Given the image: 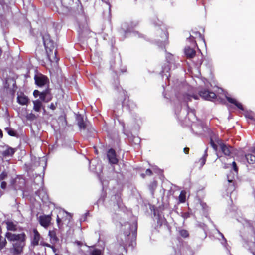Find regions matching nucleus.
I'll list each match as a JSON object with an SVG mask.
<instances>
[{"label":"nucleus","mask_w":255,"mask_h":255,"mask_svg":"<svg viewBox=\"0 0 255 255\" xmlns=\"http://www.w3.org/2000/svg\"><path fill=\"white\" fill-rule=\"evenodd\" d=\"M226 98L228 102L230 103H231L232 104H234L235 106H236L239 109L243 111L244 110V107L242 104L239 102H238L236 99L233 98L232 97L226 96Z\"/></svg>","instance_id":"19"},{"label":"nucleus","mask_w":255,"mask_h":255,"mask_svg":"<svg viewBox=\"0 0 255 255\" xmlns=\"http://www.w3.org/2000/svg\"><path fill=\"white\" fill-rule=\"evenodd\" d=\"M191 98H193L194 99H196V100L198 99V96L197 95H194V94L190 95V94L185 93L183 95V99L186 102H188L191 101Z\"/></svg>","instance_id":"25"},{"label":"nucleus","mask_w":255,"mask_h":255,"mask_svg":"<svg viewBox=\"0 0 255 255\" xmlns=\"http://www.w3.org/2000/svg\"><path fill=\"white\" fill-rule=\"evenodd\" d=\"M33 110L37 112L40 111L41 107L42 106V103L39 100H36L33 101Z\"/></svg>","instance_id":"23"},{"label":"nucleus","mask_w":255,"mask_h":255,"mask_svg":"<svg viewBox=\"0 0 255 255\" xmlns=\"http://www.w3.org/2000/svg\"><path fill=\"white\" fill-rule=\"evenodd\" d=\"M228 186L227 188V191L228 192L232 193L233 191H234L236 189L235 182L232 179H228Z\"/></svg>","instance_id":"24"},{"label":"nucleus","mask_w":255,"mask_h":255,"mask_svg":"<svg viewBox=\"0 0 255 255\" xmlns=\"http://www.w3.org/2000/svg\"><path fill=\"white\" fill-rule=\"evenodd\" d=\"M111 68L112 69L115 74L117 75H120L121 73H123L124 72H126V69L125 68H123L120 70V71L117 70L115 69V60L114 59L111 60Z\"/></svg>","instance_id":"21"},{"label":"nucleus","mask_w":255,"mask_h":255,"mask_svg":"<svg viewBox=\"0 0 255 255\" xmlns=\"http://www.w3.org/2000/svg\"><path fill=\"white\" fill-rule=\"evenodd\" d=\"M51 242L55 244L59 241V239L56 235V229L50 230L48 233Z\"/></svg>","instance_id":"20"},{"label":"nucleus","mask_w":255,"mask_h":255,"mask_svg":"<svg viewBox=\"0 0 255 255\" xmlns=\"http://www.w3.org/2000/svg\"><path fill=\"white\" fill-rule=\"evenodd\" d=\"M40 93L41 92H39L38 90H35L33 91V94L35 97H37L38 96H40Z\"/></svg>","instance_id":"41"},{"label":"nucleus","mask_w":255,"mask_h":255,"mask_svg":"<svg viewBox=\"0 0 255 255\" xmlns=\"http://www.w3.org/2000/svg\"><path fill=\"white\" fill-rule=\"evenodd\" d=\"M43 245L44 246H46V247H48V248L51 247V245H50V244H48V243H44V244H43Z\"/></svg>","instance_id":"48"},{"label":"nucleus","mask_w":255,"mask_h":255,"mask_svg":"<svg viewBox=\"0 0 255 255\" xmlns=\"http://www.w3.org/2000/svg\"><path fill=\"white\" fill-rule=\"evenodd\" d=\"M221 150L223 153L228 156H231L233 151V147L230 145H227L221 142L219 144Z\"/></svg>","instance_id":"10"},{"label":"nucleus","mask_w":255,"mask_h":255,"mask_svg":"<svg viewBox=\"0 0 255 255\" xmlns=\"http://www.w3.org/2000/svg\"><path fill=\"white\" fill-rule=\"evenodd\" d=\"M123 226L124 228L122 227V230L124 231V233L117 238V242L123 250H126L128 246H133V241L131 239L130 235L131 225L129 222H127L125 223Z\"/></svg>","instance_id":"3"},{"label":"nucleus","mask_w":255,"mask_h":255,"mask_svg":"<svg viewBox=\"0 0 255 255\" xmlns=\"http://www.w3.org/2000/svg\"><path fill=\"white\" fill-rule=\"evenodd\" d=\"M249 251L253 255H255V233L247 242Z\"/></svg>","instance_id":"14"},{"label":"nucleus","mask_w":255,"mask_h":255,"mask_svg":"<svg viewBox=\"0 0 255 255\" xmlns=\"http://www.w3.org/2000/svg\"><path fill=\"white\" fill-rule=\"evenodd\" d=\"M76 121L77 125L80 129H85L87 127V124L84 120V117L81 114H77L76 116Z\"/></svg>","instance_id":"13"},{"label":"nucleus","mask_w":255,"mask_h":255,"mask_svg":"<svg viewBox=\"0 0 255 255\" xmlns=\"http://www.w3.org/2000/svg\"><path fill=\"white\" fill-rule=\"evenodd\" d=\"M152 171L150 169H146L145 171V174L148 176H151L152 175Z\"/></svg>","instance_id":"44"},{"label":"nucleus","mask_w":255,"mask_h":255,"mask_svg":"<svg viewBox=\"0 0 255 255\" xmlns=\"http://www.w3.org/2000/svg\"><path fill=\"white\" fill-rule=\"evenodd\" d=\"M39 97L40 100L44 102H48L50 101L52 98V96L50 93V89L47 88L43 91L41 92Z\"/></svg>","instance_id":"11"},{"label":"nucleus","mask_w":255,"mask_h":255,"mask_svg":"<svg viewBox=\"0 0 255 255\" xmlns=\"http://www.w3.org/2000/svg\"><path fill=\"white\" fill-rule=\"evenodd\" d=\"M63 218H61L59 215L57 216L56 217V223L57 224V226L59 229H61L63 227Z\"/></svg>","instance_id":"33"},{"label":"nucleus","mask_w":255,"mask_h":255,"mask_svg":"<svg viewBox=\"0 0 255 255\" xmlns=\"http://www.w3.org/2000/svg\"><path fill=\"white\" fill-rule=\"evenodd\" d=\"M122 106L127 107L129 110H132L136 107V104L132 100L129 99L128 96L124 98L122 102Z\"/></svg>","instance_id":"9"},{"label":"nucleus","mask_w":255,"mask_h":255,"mask_svg":"<svg viewBox=\"0 0 255 255\" xmlns=\"http://www.w3.org/2000/svg\"><path fill=\"white\" fill-rule=\"evenodd\" d=\"M140 37H142V38H144V36L142 34H141V35L140 36Z\"/></svg>","instance_id":"55"},{"label":"nucleus","mask_w":255,"mask_h":255,"mask_svg":"<svg viewBox=\"0 0 255 255\" xmlns=\"http://www.w3.org/2000/svg\"><path fill=\"white\" fill-rule=\"evenodd\" d=\"M102 252L101 250L97 249V248H94L92 250H90L89 252V255H102Z\"/></svg>","instance_id":"30"},{"label":"nucleus","mask_w":255,"mask_h":255,"mask_svg":"<svg viewBox=\"0 0 255 255\" xmlns=\"http://www.w3.org/2000/svg\"><path fill=\"white\" fill-rule=\"evenodd\" d=\"M183 151L186 154H188L189 153V148L188 147H185L183 149Z\"/></svg>","instance_id":"45"},{"label":"nucleus","mask_w":255,"mask_h":255,"mask_svg":"<svg viewBox=\"0 0 255 255\" xmlns=\"http://www.w3.org/2000/svg\"><path fill=\"white\" fill-rule=\"evenodd\" d=\"M187 108L188 109V110H190V108H189V106L188 104H187Z\"/></svg>","instance_id":"56"},{"label":"nucleus","mask_w":255,"mask_h":255,"mask_svg":"<svg viewBox=\"0 0 255 255\" xmlns=\"http://www.w3.org/2000/svg\"><path fill=\"white\" fill-rule=\"evenodd\" d=\"M121 202H122V199H121V197H119L118 201V205L119 207H120V206Z\"/></svg>","instance_id":"47"},{"label":"nucleus","mask_w":255,"mask_h":255,"mask_svg":"<svg viewBox=\"0 0 255 255\" xmlns=\"http://www.w3.org/2000/svg\"><path fill=\"white\" fill-rule=\"evenodd\" d=\"M208 149V148L207 147L204 151V154L203 156L199 160V162H200V165L201 167L203 166V165L206 163V159H207V158L208 156V153H207Z\"/></svg>","instance_id":"26"},{"label":"nucleus","mask_w":255,"mask_h":255,"mask_svg":"<svg viewBox=\"0 0 255 255\" xmlns=\"http://www.w3.org/2000/svg\"><path fill=\"white\" fill-rule=\"evenodd\" d=\"M42 39L47 59L50 62L56 60L57 52L56 43L51 39L50 34L47 32L42 35Z\"/></svg>","instance_id":"2"},{"label":"nucleus","mask_w":255,"mask_h":255,"mask_svg":"<svg viewBox=\"0 0 255 255\" xmlns=\"http://www.w3.org/2000/svg\"><path fill=\"white\" fill-rule=\"evenodd\" d=\"M7 242L5 237L4 238L0 235V251L3 250L7 245Z\"/></svg>","instance_id":"27"},{"label":"nucleus","mask_w":255,"mask_h":255,"mask_svg":"<svg viewBox=\"0 0 255 255\" xmlns=\"http://www.w3.org/2000/svg\"><path fill=\"white\" fill-rule=\"evenodd\" d=\"M52 220L50 215H43L39 217L40 224L44 228H47L50 224Z\"/></svg>","instance_id":"8"},{"label":"nucleus","mask_w":255,"mask_h":255,"mask_svg":"<svg viewBox=\"0 0 255 255\" xmlns=\"http://www.w3.org/2000/svg\"><path fill=\"white\" fill-rule=\"evenodd\" d=\"M7 186V183L5 181H2L0 184V187L2 189H5Z\"/></svg>","instance_id":"43"},{"label":"nucleus","mask_w":255,"mask_h":255,"mask_svg":"<svg viewBox=\"0 0 255 255\" xmlns=\"http://www.w3.org/2000/svg\"><path fill=\"white\" fill-rule=\"evenodd\" d=\"M8 232L5 233V237L8 241L12 243V246L9 248V252L11 255H20L23 253L26 246V235L24 232L19 234L12 233L11 232L20 231L22 228L18 227L17 222L11 220L4 222Z\"/></svg>","instance_id":"1"},{"label":"nucleus","mask_w":255,"mask_h":255,"mask_svg":"<svg viewBox=\"0 0 255 255\" xmlns=\"http://www.w3.org/2000/svg\"><path fill=\"white\" fill-rule=\"evenodd\" d=\"M191 112L194 115L195 114V110H191Z\"/></svg>","instance_id":"54"},{"label":"nucleus","mask_w":255,"mask_h":255,"mask_svg":"<svg viewBox=\"0 0 255 255\" xmlns=\"http://www.w3.org/2000/svg\"><path fill=\"white\" fill-rule=\"evenodd\" d=\"M10 84H12V88L10 90V93L12 96H14L17 88L16 85V81L13 78L9 77L6 78L4 86L7 89L9 88Z\"/></svg>","instance_id":"7"},{"label":"nucleus","mask_w":255,"mask_h":255,"mask_svg":"<svg viewBox=\"0 0 255 255\" xmlns=\"http://www.w3.org/2000/svg\"><path fill=\"white\" fill-rule=\"evenodd\" d=\"M15 152V149L10 147H8L6 150L2 152V155L4 157L12 156Z\"/></svg>","instance_id":"22"},{"label":"nucleus","mask_w":255,"mask_h":255,"mask_svg":"<svg viewBox=\"0 0 255 255\" xmlns=\"http://www.w3.org/2000/svg\"><path fill=\"white\" fill-rule=\"evenodd\" d=\"M186 192L184 190H182L180 192L179 196L178 197L179 202L180 203H184L186 201Z\"/></svg>","instance_id":"29"},{"label":"nucleus","mask_w":255,"mask_h":255,"mask_svg":"<svg viewBox=\"0 0 255 255\" xmlns=\"http://www.w3.org/2000/svg\"><path fill=\"white\" fill-rule=\"evenodd\" d=\"M107 157L110 164H117L118 163L119 160L117 158L116 153L114 149L111 148L108 151Z\"/></svg>","instance_id":"6"},{"label":"nucleus","mask_w":255,"mask_h":255,"mask_svg":"<svg viewBox=\"0 0 255 255\" xmlns=\"http://www.w3.org/2000/svg\"><path fill=\"white\" fill-rule=\"evenodd\" d=\"M61 1L62 5L67 8L72 5L74 3L73 0H61Z\"/></svg>","instance_id":"32"},{"label":"nucleus","mask_w":255,"mask_h":255,"mask_svg":"<svg viewBox=\"0 0 255 255\" xmlns=\"http://www.w3.org/2000/svg\"><path fill=\"white\" fill-rule=\"evenodd\" d=\"M2 233V228H1V225H0V233Z\"/></svg>","instance_id":"50"},{"label":"nucleus","mask_w":255,"mask_h":255,"mask_svg":"<svg viewBox=\"0 0 255 255\" xmlns=\"http://www.w3.org/2000/svg\"><path fill=\"white\" fill-rule=\"evenodd\" d=\"M232 166H233V170L236 172H238V167L237 166V164L236 163V162L235 161H233L232 162Z\"/></svg>","instance_id":"42"},{"label":"nucleus","mask_w":255,"mask_h":255,"mask_svg":"<svg viewBox=\"0 0 255 255\" xmlns=\"http://www.w3.org/2000/svg\"><path fill=\"white\" fill-rule=\"evenodd\" d=\"M199 95L204 99L209 101H213L217 97L215 93L205 89L200 90Z\"/></svg>","instance_id":"5"},{"label":"nucleus","mask_w":255,"mask_h":255,"mask_svg":"<svg viewBox=\"0 0 255 255\" xmlns=\"http://www.w3.org/2000/svg\"><path fill=\"white\" fill-rule=\"evenodd\" d=\"M245 116L247 118L251 119L255 122V116L252 113H247L245 115Z\"/></svg>","instance_id":"36"},{"label":"nucleus","mask_w":255,"mask_h":255,"mask_svg":"<svg viewBox=\"0 0 255 255\" xmlns=\"http://www.w3.org/2000/svg\"><path fill=\"white\" fill-rule=\"evenodd\" d=\"M62 214H63V215H64V214H65V215H67V214H68V213H67V212H62Z\"/></svg>","instance_id":"52"},{"label":"nucleus","mask_w":255,"mask_h":255,"mask_svg":"<svg viewBox=\"0 0 255 255\" xmlns=\"http://www.w3.org/2000/svg\"><path fill=\"white\" fill-rule=\"evenodd\" d=\"M35 84L38 86H43L45 85L48 81V78L43 75L40 76H35L34 77Z\"/></svg>","instance_id":"12"},{"label":"nucleus","mask_w":255,"mask_h":255,"mask_svg":"<svg viewBox=\"0 0 255 255\" xmlns=\"http://www.w3.org/2000/svg\"><path fill=\"white\" fill-rule=\"evenodd\" d=\"M179 235L183 238H187L189 237V232L185 229H181L179 231Z\"/></svg>","instance_id":"31"},{"label":"nucleus","mask_w":255,"mask_h":255,"mask_svg":"<svg viewBox=\"0 0 255 255\" xmlns=\"http://www.w3.org/2000/svg\"><path fill=\"white\" fill-rule=\"evenodd\" d=\"M192 35H190L189 37V40L190 42L193 43V45L194 46H196L198 48L197 44L195 40L196 39H197L199 41L202 42L204 45H206L205 40L204 39V37L203 35H202L200 32L199 31H192Z\"/></svg>","instance_id":"4"},{"label":"nucleus","mask_w":255,"mask_h":255,"mask_svg":"<svg viewBox=\"0 0 255 255\" xmlns=\"http://www.w3.org/2000/svg\"><path fill=\"white\" fill-rule=\"evenodd\" d=\"M134 234H135V233H132V237H133V236H135V235H134Z\"/></svg>","instance_id":"57"},{"label":"nucleus","mask_w":255,"mask_h":255,"mask_svg":"<svg viewBox=\"0 0 255 255\" xmlns=\"http://www.w3.org/2000/svg\"><path fill=\"white\" fill-rule=\"evenodd\" d=\"M4 130L7 131L8 134L11 136H13V137H16L17 136V134L16 132V131H15L13 129L10 128H9V127H6L4 128Z\"/></svg>","instance_id":"28"},{"label":"nucleus","mask_w":255,"mask_h":255,"mask_svg":"<svg viewBox=\"0 0 255 255\" xmlns=\"http://www.w3.org/2000/svg\"><path fill=\"white\" fill-rule=\"evenodd\" d=\"M157 186V182L156 181L153 182L150 185V188L151 190H152V191H154V189Z\"/></svg>","instance_id":"40"},{"label":"nucleus","mask_w":255,"mask_h":255,"mask_svg":"<svg viewBox=\"0 0 255 255\" xmlns=\"http://www.w3.org/2000/svg\"><path fill=\"white\" fill-rule=\"evenodd\" d=\"M50 248L52 249L53 252L55 253L56 252H57V249L55 248V247L53 245H51V247H50Z\"/></svg>","instance_id":"46"},{"label":"nucleus","mask_w":255,"mask_h":255,"mask_svg":"<svg viewBox=\"0 0 255 255\" xmlns=\"http://www.w3.org/2000/svg\"><path fill=\"white\" fill-rule=\"evenodd\" d=\"M26 118L28 120L33 121L36 119L37 118V117L34 114L30 113L27 114V115L26 116Z\"/></svg>","instance_id":"34"},{"label":"nucleus","mask_w":255,"mask_h":255,"mask_svg":"<svg viewBox=\"0 0 255 255\" xmlns=\"http://www.w3.org/2000/svg\"><path fill=\"white\" fill-rule=\"evenodd\" d=\"M33 232V236L31 242V244L32 246L34 247L39 245L41 236L36 229H34Z\"/></svg>","instance_id":"15"},{"label":"nucleus","mask_w":255,"mask_h":255,"mask_svg":"<svg viewBox=\"0 0 255 255\" xmlns=\"http://www.w3.org/2000/svg\"><path fill=\"white\" fill-rule=\"evenodd\" d=\"M134 139H136L137 140V141H139V139L138 138L134 137Z\"/></svg>","instance_id":"53"},{"label":"nucleus","mask_w":255,"mask_h":255,"mask_svg":"<svg viewBox=\"0 0 255 255\" xmlns=\"http://www.w3.org/2000/svg\"><path fill=\"white\" fill-rule=\"evenodd\" d=\"M246 160L248 163H255V147L251 150V153L245 155Z\"/></svg>","instance_id":"18"},{"label":"nucleus","mask_w":255,"mask_h":255,"mask_svg":"<svg viewBox=\"0 0 255 255\" xmlns=\"http://www.w3.org/2000/svg\"><path fill=\"white\" fill-rule=\"evenodd\" d=\"M184 53L186 57L188 59H191L196 55V51L194 49L187 46L184 49Z\"/></svg>","instance_id":"17"},{"label":"nucleus","mask_w":255,"mask_h":255,"mask_svg":"<svg viewBox=\"0 0 255 255\" xmlns=\"http://www.w3.org/2000/svg\"><path fill=\"white\" fill-rule=\"evenodd\" d=\"M17 102L21 105H26L29 102L28 97L23 93L18 95L17 97Z\"/></svg>","instance_id":"16"},{"label":"nucleus","mask_w":255,"mask_h":255,"mask_svg":"<svg viewBox=\"0 0 255 255\" xmlns=\"http://www.w3.org/2000/svg\"><path fill=\"white\" fill-rule=\"evenodd\" d=\"M0 137L2 138L3 137V133L2 130L0 129Z\"/></svg>","instance_id":"49"},{"label":"nucleus","mask_w":255,"mask_h":255,"mask_svg":"<svg viewBox=\"0 0 255 255\" xmlns=\"http://www.w3.org/2000/svg\"><path fill=\"white\" fill-rule=\"evenodd\" d=\"M121 63H122L121 60V59H119V60H118V63H119V64H121Z\"/></svg>","instance_id":"51"},{"label":"nucleus","mask_w":255,"mask_h":255,"mask_svg":"<svg viewBox=\"0 0 255 255\" xmlns=\"http://www.w3.org/2000/svg\"><path fill=\"white\" fill-rule=\"evenodd\" d=\"M210 144L212 148L215 150V151H217L218 146L215 143L212 138H210Z\"/></svg>","instance_id":"37"},{"label":"nucleus","mask_w":255,"mask_h":255,"mask_svg":"<svg viewBox=\"0 0 255 255\" xmlns=\"http://www.w3.org/2000/svg\"><path fill=\"white\" fill-rule=\"evenodd\" d=\"M191 213L188 212H184L182 213V217L184 219H186L190 217Z\"/></svg>","instance_id":"38"},{"label":"nucleus","mask_w":255,"mask_h":255,"mask_svg":"<svg viewBox=\"0 0 255 255\" xmlns=\"http://www.w3.org/2000/svg\"><path fill=\"white\" fill-rule=\"evenodd\" d=\"M8 176V173L7 172L4 171L0 174V180L2 181L5 179Z\"/></svg>","instance_id":"35"},{"label":"nucleus","mask_w":255,"mask_h":255,"mask_svg":"<svg viewBox=\"0 0 255 255\" xmlns=\"http://www.w3.org/2000/svg\"><path fill=\"white\" fill-rule=\"evenodd\" d=\"M55 255H59L58 253H56V252L55 253Z\"/></svg>","instance_id":"59"},{"label":"nucleus","mask_w":255,"mask_h":255,"mask_svg":"<svg viewBox=\"0 0 255 255\" xmlns=\"http://www.w3.org/2000/svg\"><path fill=\"white\" fill-rule=\"evenodd\" d=\"M57 106V102L51 103L50 104V105H49V108L52 110H55Z\"/></svg>","instance_id":"39"},{"label":"nucleus","mask_w":255,"mask_h":255,"mask_svg":"<svg viewBox=\"0 0 255 255\" xmlns=\"http://www.w3.org/2000/svg\"><path fill=\"white\" fill-rule=\"evenodd\" d=\"M141 175H142V177H143V178L145 177V175H144V174H142Z\"/></svg>","instance_id":"58"}]
</instances>
